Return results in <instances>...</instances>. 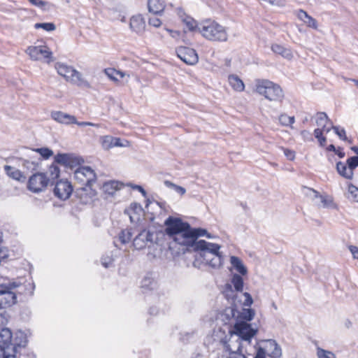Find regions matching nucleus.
<instances>
[{"label": "nucleus", "instance_id": "423d86ee", "mask_svg": "<svg viewBox=\"0 0 358 358\" xmlns=\"http://www.w3.org/2000/svg\"><path fill=\"white\" fill-rule=\"evenodd\" d=\"M55 68L57 73L64 77L67 81L76 84L79 87H90V83L85 80L82 74L71 66L63 63H57Z\"/></svg>", "mask_w": 358, "mask_h": 358}, {"label": "nucleus", "instance_id": "0eeeda50", "mask_svg": "<svg viewBox=\"0 0 358 358\" xmlns=\"http://www.w3.org/2000/svg\"><path fill=\"white\" fill-rule=\"evenodd\" d=\"M8 282L11 290L16 293V297L20 296L24 298L23 300H27L34 295L35 284L31 279L19 278Z\"/></svg>", "mask_w": 358, "mask_h": 358}, {"label": "nucleus", "instance_id": "2f4dec72", "mask_svg": "<svg viewBox=\"0 0 358 358\" xmlns=\"http://www.w3.org/2000/svg\"><path fill=\"white\" fill-rule=\"evenodd\" d=\"M255 315V311L252 308H243L241 312L238 311L236 320L245 321L246 322H251Z\"/></svg>", "mask_w": 358, "mask_h": 358}, {"label": "nucleus", "instance_id": "69168bd1", "mask_svg": "<svg viewBox=\"0 0 358 358\" xmlns=\"http://www.w3.org/2000/svg\"><path fill=\"white\" fill-rule=\"evenodd\" d=\"M284 119H288V122L285 123L286 125H292L294 122V117H289L286 115H281L280 120L282 121Z\"/></svg>", "mask_w": 358, "mask_h": 358}, {"label": "nucleus", "instance_id": "3c124183", "mask_svg": "<svg viewBox=\"0 0 358 358\" xmlns=\"http://www.w3.org/2000/svg\"><path fill=\"white\" fill-rule=\"evenodd\" d=\"M331 128L340 139L342 141H348V138L346 136L345 130L343 128L340 129L338 126H334L333 124L331 125Z\"/></svg>", "mask_w": 358, "mask_h": 358}, {"label": "nucleus", "instance_id": "aec40b11", "mask_svg": "<svg viewBox=\"0 0 358 358\" xmlns=\"http://www.w3.org/2000/svg\"><path fill=\"white\" fill-rule=\"evenodd\" d=\"M130 29L138 34H142L145 29V21L142 15H133L130 18Z\"/></svg>", "mask_w": 358, "mask_h": 358}, {"label": "nucleus", "instance_id": "a878e982", "mask_svg": "<svg viewBox=\"0 0 358 358\" xmlns=\"http://www.w3.org/2000/svg\"><path fill=\"white\" fill-rule=\"evenodd\" d=\"M4 170L10 178L17 181L24 182L27 180V177L24 175V173L13 166L6 165L4 166Z\"/></svg>", "mask_w": 358, "mask_h": 358}, {"label": "nucleus", "instance_id": "de8ad7c7", "mask_svg": "<svg viewBox=\"0 0 358 358\" xmlns=\"http://www.w3.org/2000/svg\"><path fill=\"white\" fill-rule=\"evenodd\" d=\"M306 189L310 192V196L313 195V198L320 199V202L324 206H327V205L328 203H327V201L326 198L324 196H323L322 195H321L319 192H317V190H315L313 188H307Z\"/></svg>", "mask_w": 358, "mask_h": 358}, {"label": "nucleus", "instance_id": "774afa93", "mask_svg": "<svg viewBox=\"0 0 358 358\" xmlns=\"http://www.w3.org/2000/svg\"><path fill=\"white\" fill-rule=\"evenodd\" d=\"M334 153L341 159L345 157V152H343V148L341 147L337 148Z\"/></svg>", "mask_w": 358, "mask_h": 358}, {"label": "nucleus", "instance_id": "7c9ffc66", "mask_svg": "<svg viewBox=\"0 0 358 358\" xmlns=\"http://www.w3.org/2000/svg\"><path fill=\"white\" fill-rule=\"evenodd\" d=\"M347 163L344 164L342 162L339 161L336 163V171L343 178L348 180H352L353 178L354 173L350 170L348 169Z\"/></svg>", "mask_w": 358, "mask_h": 358}, {"label": "nucleus", "instance_id": "393cba45", "mask_svg": "<svg viewBox=\"0 0 358 358\" xmlns=\"http://www.w3.org/2000/svg\"><path fill=\"white\" fill-rule=\"evenodd\" d=\"M297 17L303 21L308 27L312 28L313 29H317V22L313 18L312 16L308 15V13L302 10L299 9L297 11Z\"/></svg>", "mask_w": 358, "mask_h": 358}, {"label": "nucleus", "instance_id": "0e129e2a", "mask_svg": "<svg viewBox=\"0 0 358 358\" xmlns=\"http://www.w3.org/2000/svg\"><path fill=\"white\" fill-rule=\"evenodd\" d=\"M242 348L243 345L241 342H239L237 350H236V355H234V358H247L243 353H242Z\"/></svg>", "mask_w": 358, "mask_h": 358}, {"label": "nucleus", "instance_id": "864d4df0", "mask_svg": "<svg viewBox=\"0 0 358 358\" xmlns=\"http://www.w3.org/2000/svg\"><path fill=\"white\" fill-rule=\"evenodd\" d=\"M101 264L105 268H108L113 265L114 259L109 256H103L101 259Z\"/></svg>", "mask_w": 358, "mask_h": 358}, {"label": "nucleus", "instance_id": "5fc2aeb1", "mask_svg": "<svg viewBox=\"0 0 358 358\" xmlns=\"http://www.w3.org/2000/svg\"><path fill=\"white\" fill-rule=\"evenodd\" d=\"M282 150H283L285 156L287 157V159L289 161H293L295 159V152L292 150H290L289 148H282Z\"/></svg>", "mask_w": 358, "mask_h": 358}, {"label": "nucleus", "instance_id": "ddd939ff", "mask_svg": "<svg viewBox=\"0 0 358 358\" xmlns=\"http://www.w3.org/2000/svg\"><path fill=\"white\" fill-rule=\"evenodd\" d=\"M26 52L33 60H38L43 58L46 60L47 63L53 61L52 52L47 46H29Z\"/></svg>", "mask_w": 358, "mask_h": 358}, {"label": "nucleus", "instance_id": "39448f33", "mask_svg": "<svg viewBox=\"0 0 358 358\" xmlns=\"http://www.w3.org/2000/svg\"><path fill=\"white\" fill-rule=\"evenodd\" d=\"M258 333V329L252 327V324L245 321L236 320L233 328L229 331L230 336L236 335L238 337L237 342L241 341L250 343L252 339Z\"/></svg>", "mask_w": 358, "mask_h": 358}, {"label": "nucleus", "instance_id": "6ab92c4d", "mask_svg": "<svg viewBox=\"0 0 358 358\" xmlns=\"http://www.w3.org/2000/svg\"><path fill=\"white\" fill-rule=\"evenodd\" d=\"M28 343V339L27 334L21 331L18 330L15 332L14 338H13L12 346H13V354L17 355L18 353V348H25Z\"/></svg>", "mask_w": 358, "mask_h": 358}, {"label": "nucleus", "instance_id": "20e7f679", "mask_svg": "<svg viewBox=\"0 0 358 358\" xmlns=\"http://www.w3.org/2000/svg\"><path fill=\"white\" fill-rule=\"evenodd\" d=\"M192 237L194 243L193 251L194 252H201L203 255L206 251H210L215 253L219 250L221 246L217 243L208 242L205 240H199V238L205 236L207 234V230L203 228H195L192 227Z\"/></svg>", "mask_w": 358, "mask_h": 358}, {"label": "nucleus", "instance_id": "f704fd0d", "mask_svg": "<svg viewBox=\"0 0 358 358\" xmlns=\"http://www.w3.org/2000/svg\"><path fill=\"white\" fill-rule=\"evenodd\" d=\"M85 162L82 157L76 156L73 153H69L68 169H73L74 168L83 164Z\"/></svg>", "mask_w": 358, "mask_h": 358}, {"label": "nucleus", "instance_id": "4c0bfd02", "mask_svg": "<svg viewBox=\"0 0 358 358\" xmlns=\"http://www.w3.org/2000/svg\"><path fill=\"white\" fill-rule=\"evenodd\" d=\"M69 153H58L54 157V162L56 164L64 166L68 169Z\"/></svg>", "mask_w": 358, "mask_h": 358}, {"label": "nucleus", "instance_id": "473e14b6", "mask_svg": "<svg viewBox=\"0 0 358 358\" xmlns=\"http://www.w3.org/2000/svg\"><path fill=\"white\" fill-rule=\"evenodd\" d=\"M229 82L231 87L238 92H242L245 89V85L243 80L236 75L231 74L229 76Z\"/></svg>", "mask_w": 358, "mask_h": 358}, {"label": "nucleus", "instance_id": "6e6d98bb", "mask_svg": "<svg viewBox=\"0 0 358 358\" xmlns=\"http://www.w3.org/2000/svg\"><path fill=\"white\" fill-rule=\"evenodd\" d=\"M243 294L245 296V300L243 302V305L244 306L250 307L253 303V299L251 294L248 292H244Z\"/></svg>", "mask_w": 358, "mask_h": 358}, {"label": "nucleus", "instance_id": "f3484780", "mask_svg": "<svg viewBox=\"0 0 358 358\" xmlns=\"http://www.w3.org/2000/svg\"><path fill=\"white\" fill-rule=\"evenodd\" d=\"M224 294L226 298L231 299L234 301V304H232L230 307L226 308L224 309V315L229 320L231 318H236V315L238 314V310L236 305L235 304V301L237 298V294L234 293V291L232 289V286L231 285H226Z\"/></svg>", "mask_w": 358, "mask_h": 358}, {"label": "nucleus", "instance_id": "cd10ccee", "mask_svg": "<svg viewBox=\"0 0 358 358\" xmlns=\"http://www.w3.org/2000/svg\"><path fill=\"white\" fill-rule=\"evenodd\" d=\"M271 50L276 55H279L285 59L290 60L293 58V54L290 48L282 45L274 43L271 45Z\"/></svg>", "mask_w": 358, "mask_h": 358}, {"label": "nucleus", "instance_id": "a19ab883", "mask_svg": "<svg viewBox=\"0 0 358 358\" xmlns=\"http://www.w3.org/2000/svg\"><path fill=\"white\" fill-rule=\"evenodd\" d=\"M34 28L43 29L47 31H52L56 29V26L53 22H38L34 24Z\"/></svg>", "mask_w": 358, "mask_h": 358}, {"label": "nucleus", "instance_id": "412c9836", "mask_svg": "<svg viewBox=\"0 0 358 358\" xmlns=\"http://www.w3.org/2000/svg\"><path fill=\"white\" fill-rule=\"evenodd\" d=\"M13 334L9 328H3L0 331V347L8 349L12 345Z\"/></svg>", "mask_w": 358, "mask_h": 358}, {"label": "nucleus", "instance_id": "49530a36", "mask_svg": "<svg viewBox=\"0 0 358 358\" xmlns=\"http://www.w3.org/2000/svg\"><path fill=\"white\" fill-rule=\"evenodd\" d=\"M348 193L350 194L351 199L354 201L358 202V187L352 183H348Z\"/></svg>", "mask_w": 358, "mask_h": 358}, {"label": "nucleus", "instance_id": "bf43d9fd", "mask_svg": "<svg viewBox=\"0 0 358 358\" xmlns=\"http://www.w3.org/2000/svg\"><path fill=\"white\" fill-rule=\"evenodd\" d=\"M128 186L131 187L133 189H136L138 192H140L143 196L146 197L147 196V192L145 190V189L139 185H135L132 183H129Z\"/></svg>", "mask_w": 358, "mask_h": 358}, {"label": "nucleus", "instance_id": "f03ea898", "mask_svg": "<svg viewBox=\"0 0 358 358\" xmlns=\"http://www.w3.org/2000/svg\"><path fill=\"white\" fill-rule=\"evenodd\" d=\"M199 33L211 41L223 42L228 37L225 28L211 20H206L199 24Z\"/></svg>", "mask_w": 358, "mask_h": 358}, {"label": "nucleus", "instance_id": "680f3d73", "mask_svg": "<svg viewBox=\"0 0 358 358\" xmlns=\"http://www.w3.org/2000/svg\"><path fill=\"white\" fill-rule=\"evenodd\" d=\"M266 350L262 347H259L257 350V353L253 358H266Z\"/></svg>", "mask_w": 358, "mask_h": 358}, {"label": "nucleus", "instance_id": "c9c22d12", "mask_svg": "<svg viewBox=\"0 0 358 358\" xmlns=\"http://www.w3.org/2000/svg\"><path fill=\"white\" fill-rule=\"evenodd\" d=\"M231 283L236 292H242L244 285L243 278L241 275L234 273L231 278Z\"/></svg>", "mask_w": 358, "mask_h": 358}, {"label": "nucleus", "instance_id": "a18cd8bd", "mask_svg": "<svg viewBox=\"0 0 358 358\" xmlns=\"http://www.w3.org/2000/svg\"><path fill=\"white\" fill-rule=\"evenodd\" d=\"M314 136L317 139L320 145L324 147L327 142V138L323 135L322 130L320 128H317L314 130Z\"/></svg>", "mask_w": 358, "mask_h": 358}, {"label": "nucleus", "instance_id": "ea45409f", "mask_svg": "<svg viewBox=\"0 0 358 358\" xmlns=\"http://www.w3.org/2000/svg\"><path fill=\"white\" fill-rule=\"evenodd\" d=\"M326 122H329L330 124H333L331 120L329 118L328 115L324 112H317V120L316 124L318 126H322Z\"/></svg>", "mask_w": 358, "mask_h": 358}, {"label": "nucleus", "instance_id": "338daca9", "mask_svg": "<svg viewBox=\"0 0 358 358\" xmlns=\"http://www.w3.org/2000/svg\"><path fill=\"white\" fill-rule=\"evenodd\" d=\"M350 252H352L355 259H358V248L355 245H350L349 247Z\"/></svg>", "mask_w": 358, "mask_h": 358}, {"label": "nucleus", "instance_id": "c756f323", "mask_svg": "<svg viewBox=\"0 0 358 358\" xmlns=\"http://www.w3.org/2000/svg\"><path fill=\"white\" fill-rule=\"evenodd\" d=\"M230 263L233 268L241 275H245L248 273V268L244 265L243 261L238 257L231 256Z\"/></svg>", "mask_w": 358, "mask_h": 358}, {"label": "nucleus", "instance_id": "f8f14e48", "mask_svg": "<svg viewBox=\"0 0 358 358\" xmlns=\"http://www.w3.org/2000/svg\"><path fill=\"white\" fill-rule=\"evenodd\" d=\"M16 303V293L11 290L8 282L0 283V309L10 307Z\"/></svg>", "mask_w": 358, "mask_h": 358}, {"label": "nucleus", "instance_id": "b1692460", "mask_svg": "<svg viewBox=\"0 0 358 358\" xmlns=\"http://www.w3.org/2000/svg\"><path fill=\"white\" fill-rule=\"evenodd\" d=\"M265 342L268 344L266 348L271 351L268 353L271 358H280L282 357V349L280 345L274 339H268Z\"/></svg>", "mask_w": 358, "mask_h": 358}, {"label": "nucleus", "instance_id": "c03bdc74", "mask_svg": "<svg viewBox=\"0 0 358 358\" xmlns=\"http://www.w3.org/2000/svg\"><path fill=\"white\" fill-rule=\"evenodd\" d=\"M164 183L166 187L173 189L177 193L180 194V195H183L186 192V189L184 187L176 184H174L170 180H164Z\"/></svg>", "mask_w": 358, "mask_h": 358}, {"label": "nucleus", "instance_id": "9b49d317", "mask_svg": "<svg viewBox=\"0 0 358 358\" xmlns=\"http://www.w3.org/2000/svg\"><path fill=\"white\" fill-rule=\"evenodd\" d=\"M50 179L45 173H35L27 182V189L34 193L42 192L48 185Z\"/></svg>", "mask_w": 358, "mask_h": 358}, {"label": "nucleus", "instance_id": "1a4fd4ad", "mask_svg": "<svg viewBox=\"0 0 358 358\" xmlns=\"http://www.w3.org/2000/svg\"><path fill=\"white\" fill-rule=\"evenodd\" d=\"M74 179L80 186H92L96 181V174L90 166H81L74 171Z\"/></svg>", "mask_w": 358, "mask_h": 358}, {"label": "nucleus", "instance_id": "4be33fe9", "mask_svg": "<svg viewBox=\"0 0 358 358\" xmlns=\"http://www.w3.org/2000/svg\"><path fill=\"white\" fill-rule=\"evenodd\" d=\"M51 117L62 124H72L76 122V117L73 115H69L62 111H52L51 113Z\"/></svg>", "mask_w": 358, "mask_h": 358}, {"label": "nucleus", "instance_id": "dca6fc26", "mask_svg": "<svg viewBox=\"0 0 358 358\" xmlns=\"http://www.w3.org/2000/svg\"><path fill=\"white\" fill-rule=\"evenodd\" d=\"M176 54L184 63L188 65H194L199 61V56L196 51L189 47H178L176 48Z\"/></svg>", "mask_w": 358, "mask_h": 358}, {"label": "nucleus", "instance_id": "e433bc0d", "mask_svg": "<svg viewBox=\"0 0 358 358\" xmlns=\"http://www.w3.org/2000/svg\"><path fill=\"white\" fill-rule=\"evenodd\" d=\"M132 229H125L120 231L118 234V240L122 244H126L131 241L132 238Z\"/></svg>", "mask_w": 358, "mask_h": 358}, {"label": "nucleus", "instance_id": "7ed1b4c3", "mask_svg": "<svg viewBox=\"0 0 358 358\" xmlns=\"http://www.w3.org/2000/svg\"><path fill=\"white\" fill-rule=\"evenodd\" d=\"M256 91L269 101L281 102L284 98L280 86L268 80H259L256 85Z\"/></svg>", "mask_w": 358, "mask_h": 358}, {"label": "nucleus", "instance_id": "13d9d810", "mask_svg": "<svg viewBox=\"0 0 358 358\" xmlns=\"http://www.w3.org/2000/svg\"><path fill=\"white\" fill-rule=\"evenodd\" d=\"M105 71H106V73L110 78V79L114 80H117V79L116 78H115L112 75V73H115L117 74H120L121 78L124 77V73L122 72L115 71L114 69H107L105 70Z\"/></svg>", "mask_w": 358, "mask_h": 358}, {"label": "nucleus", "instance_id": "4d7b16f0", "mask_svg": "<svg viewBox=\"0 0 358 358\" xmlns=\"http://www.w3.org/2000/svg\"><path fill=\"white\" fill-rule=\"evenodd\" d=\"M221 343L223 344L224 348L226 352H228L231 355H236V351H233L231 350V346L229 344L228 340L227 339L226 337L221 340Z\"/></svg>", "mask_w": 358, "mask_h": 358}, {"label": "nucleus", "instance_id": "79ce46f5", "mask_svg": "<svg viewBox=\"0 0 358 358\" xmlns=\"http://www.w3.org/2000/svg\"><path fill=\"white\" fill-rule=\"evenodd\" d=\"M48 171L50 173V176L51 178V180H55L59 177L60 169H59V166H57V164H56L54 162L49 166Z\"/></svg>", "mask_w": 358, "mask_h": 358}, {"label": "nucleus", "instance_id": "9d476101", "mask_svg": "<svg viewBox=\"0 0 358 358\" xmlns=\"http://www.w3.org/2000/svg\"><path fill=\"white\" fill-rule=\"evenodd\" d=\"M154 232L144 229L133 240V246L136 250H143L145 248H151L155 243H157V237Z\"/></svg>", "mask_w": 358, "mask_h": 358}, {"label": "nucleus", "instance_id": "bb28decb", "mask_svg": "<svg viewBox=\"0 0 358 358\" xmlns=\"http://www.w3.org/2000/svg\"><path fill=\"white\" fill-rule=\"evenodd\" d=\"M124 186L122 182L110 180L103 183V191L105 194L113 196L117 190L121 189Z\"/></svg>", "mask_w": 358, "mask_h": 358}, {"label": "nucleus", "instance_id": "e2e57ef3", "mask_svg": "<svg viewBox=\"0 0 358 358\" xmlns=\"http://www.w3.org/2000/svg\"><path fill=\"white\" fill-rule=\"evenodd\" d=\"M23 166L28 169L35 170L38 166V164L30 162L29 160H24L23 162Z\"/></svg>", "mask_w": 358, "mask_h": 358}, {"label": "nucleus", "instance_id": "f257e3e1", "mask_svg": "<svg viewBox=\"0 0 358 358\" xmlns=\"http://www.w3.org/2000/svg\"><path fill=\"white\" fill-rule=\"evenodd\" d=\"M165 234L176 244L182 247V252H192L194 248L191 224L180 217L169 216L164 222Z\"/></svg>", "mask_w": 358, "mask_h": 358}, {"label": "nucleus", "instance_id": "8fccbe9b", "mask_svg": "<svg viewBox=\"0 0 358 358\" xmlns=\"http://www.w3.org/2000/svg\"><path fill=\"white\" fill-rule=\"evenodd\" d=\"M347 165L348 169H350L354 173V170L358 167V156H352L348 158Z\"/></svg>", "mask_w": 358, "mask_h": 358}, {"label": "nucleus", "instance_id": "c85d7f7f", "mask_svg": "<svg viewBox=\"0 0 358 358\" xmlns=\"http://www.w3.org/2000/svg\"><path fill=\"white\" fill-rule=\"evenodd\" d=\"M129 143L128 141L122 140L120 138L106 136L103 142V145L107 148L126 147Z\"/></svg>", "mask_w": 358, "mask_h": 358}, {"label": "nucleus", "instance_id": "5701e85b", "mask_svg": "<svg viewBox=\"0 0 358 358\" xmlns=\"http://www.w3.org/2000/svg\"><path fill=\"white\" fill-rule=\"evenodd\" d=\"M148 11L155 15H162L164 13L166 5L162 0H148Z\"/></svg>", "mask_w": 358, "mask_h": 358}, {"label": "nucleus", "instance_id": "603ef678", "mask_svg": "<svg viewBox=\"0 0 358 358\" xmlns=\"http://www.w3.org/2000/svg\"><path fill=\"white\" fill-rule=\"evenodd\" d=\"M317 355L318 358H336L334 353L320 348L317 349Z\"/></svg>", "mask_w": 358, "mask_h": 358}, {"label": "nucleus", "instance_id": "37998d69", "mask_svg": "<svg viewBox=\"0 0 358 358\" xmlns=\"http://www.w3.org/2000/svg\"><path fill=\"white\" fill-rule=\"evenodd\" d=\"M37 153L40 154L44 159H48L51 156L53 155V151L48 148H40L33 150Z\"/></svg>", "mask_w": 358, "mask_h": 358}, {"label": "nucleus", "instance_id": "09e8293b", "mask_svg": "<svg viewBox=\"0 0 358 358\" xmlns=\"http://www.w3.org/2000/svg\"><path fill=\"white\" fill-rule=\"evenodd\" d=\"M29 1L34 6L41 8L43 10H48L50 8H46L47 6H50V3L45 1L42 0H29Z\"/></svg>", "mask_w": 358, "mask_h": 358}, {"label": "nucleus", "instance_id": "2eb2a0df", "mask_svg": "<svg viewBox=\"0 0 358 358\" xmlns=\"http://www.w3.org/2000/svg\"><path fill=\"white\" fill-rule=\"evenodd\" d=\"M54 194L61 200H66L73 192L71 183L67 180H58L55 182Z\"/></svg>", "mask_w": 358, "mask_h": 358}, {"label": "nucleus", "instance_id": "6e6552de", "mask_svg": "<svg viewBox=\"0 0 358 358\" xmlns=\"http://www.w3.org/2000/svg\"><path fill=\"white\" fill-rule=\"evenodd\" d=\"M223 255L220 250L217 252L213 253L210 251H206L203 255L201 252H198L195 255L193 262V266L196 268H200L201 264L208 265L212 268H217L222 265Z\"/></svg>", "mask_w": 358, "mask_h": 358}, {"label": "nucleus", "instance_id": "a211bd4d", "mask_svg": "<svg viewBox=\"0 0 358 358\" xmlns=\"http://www.w3.org/2000/svg\"><path fill=\"white\" fill-rule=\"evenodd\" d=\"M143 211L144 210L139 203L132 202L129 208L124 209V213L129 216L131 222L137 223L140 221Z\"/></svg>", "mask_w": 358, "mask_h": 358}, {"label": "nucleus", "instance_id": "58836bf2", "mask_svg": "<svg viewBox=\"0 0 358 358\" xmlns=\"http://www.w3.org/2000/svg\"><path fill=\"white\" fill-rule=\"evenodd\" d=\"M155 286L156 282L150 276H145L141 281V288L143 292H145V290L154 289Z\"/></svg>", "mask_w": 358, "mask_h": 358}, {"label": "nucleus", "instance_id": "72a5a7b5", "mask_svg": "<svg viewBox=\"0 0 358 358\" xmlns=\"http://www.w3.org/2000/svg\"><path fill=\"white\" fill-rule=\"evenodd\" d=\"M183 23L185 24L186 29H187L190 31H196L199 32V24L192 17L186 16L182 20Z\"/></svg>", "mask_w": 358, "mask_h": 358}, {"label": "nucleus", "instance_id": "052dcab7", "mask_svg": "<svg viewBox=\"0 0 358 358\" xmlns=\"http://www.w3.org/2000/svg\"><path fill=\"white\" fill-rule=\"evenodd\" d=\"M148 24L155 27H159L162 24L161 20L158 17H150L148 20Z\"/></svg>", "mask_w": 358, "mask_h": 358}, {"label": "nucleus", "instance_id": "4468645a", "mask_svg": "<svg viewBox=\"0 0 358 358\" xmlns=\"http://www.w3.org/2000/svg\"><path fill=\"white\" fill-rule=\"evenodd\" d=\"M74 196L81 204L90 203L96 196V191L92 186L76 187L73 192Z\"/></svg>", "mask_w": 358, "mask_h": 358}]
</instances>
